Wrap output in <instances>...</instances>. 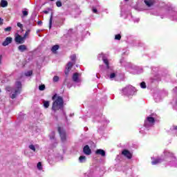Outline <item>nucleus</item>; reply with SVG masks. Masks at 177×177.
Masks as SVG:
<instances>
[{
	"mask_svg": "<svg viewBox=\"0 0 177 177\" xmlns=\"http://www.w3.org/2000/svg\"><path fill=\"white\" fill-rule=\"evenodd\" d=\"M126 69L129 73H132V70L133 69V66H132L131 64H128V65L126 66Z\"/></svg>",
	"mask_w": 177,
	"mask_h": 177,
	"instance_id": "21",
	"label": "nucleus"
},
{
	"mask_svg": "<svg viewBox=\"0 0 177 177\" xmlns=\"http://www.w3.org/2000/svg\"><path fill=\"white\" fill-rule=\"evenodd\" d=\"M92 10L93 13H97V10L95 8H93Z\"/></svg>",
	"mask_w": 177,
	"mask_h": 177,
	"instance_id": "41",
	"label": "nucleus"
},
{
	"mask_svg": "<svg viewBox=\"0 0 177 177\" xmlns=\"http://www.w3.org/2000/svg\"><path fill=\"white\" fill-rule=\"evenodd\" d=\"M58 132L61 136V140L64 142L66 140V131L62 127L58 128Z\"/></svg>",
	"mask_w": 177,
	"mask_h": 177,
	"instance_id": "8",
	"label": "nucleus"
},
{
	"mask_svg": "<svg viewBox=\"0 0 177 177\" xmlns=\"http://www.w3.org/2000/svg\"><path fill=\"white\" fill-rule=\"evenodd\" d=\"M75 59H77V56L75 55H72L71 56V60L72 62H68L66 66V70H65L66 75H68V73H70V70H71V67H73V66L75 64Z\"/></svg>",
	"mask_w": 177,
	"mask_h": 177,
	"instance_id": "5",
	"label": "nucleus"
},
{
	"mask_svg": "<svg viewBox=\"0 0 177 177\" xmlns=\"http://www.w3.org/2000/svg\"><path fill=\"white\" fill-rule=\"evenodd\" d=\"M13 41V38L8 37H6L4 41L2 43L3 46H8V45H10V44H12Z\"/></svg>",
	"mask_w": 177,
	"mask_h": 177,
	"instance_id": "9",
	"label": "nucleus"
},
{
	"mask_svg": "<svg viewBox=\"0 0 177 177\" xmlns=\"http://www.w3.org/2000/svg\"><path fill=\"white\" fill-rule=\"evenodd\" d=\"M156 102H160L157 98L155 99Z\"/></svg>",
	"mask_w": 177,
	"mask_h": 177,
	"instance_id": "45",
	"label": "nucleus"
},
{
	"mask_svg": "<svg viewBox=\"0 0 177 177\" xmlns=\"http://www.w3.org/2000/svg\"><path fill=\"white\" fill-rule=\"evenodd\" d=\"M145 3L148 8H150L156 3V0H145Z\"/></svg>",
	"mask_w": 177,
	"mask_h": 177,
	"instance_id": "11",
	"label": "nucleus"
},
{
	"mask_svg": "<svg viewBox=\"0 0 177 177\" xmlns=\"http://www.w3.org/2000/svg\"><path fill=\"white\" fill-rule=\"evenodd\" d=\"M43 104H44V107H45V109H48V107H49V104H50L49 101H44Z\"/></svg>",
	"mask_w": 177,
	"mask_h": 177,
	"instance_id": "26",
	"label": "nucleus"
},
{
	"mask_svg": "<svg viewBox=\"0 0 177 177\" xmlns=\"http://www.w3.org/2000/svg\"><path fill=\"white\" fill-rule=\"evenodd\" d=\"M18 49L20 52H24L27 50V46L26 45H21L18 47Z\"/></svg>",
	"mask_w": 177,
	"mask_h": 177,
	"instance_id": "19",
	"label": "nucleus"
},
{
	"mask_svg": "<svg viewBox=\"0 0 177 177\" xmlns=\"http://www.w3.org/2000/svg\"><path fill=\"white\" fill-rule=\"evenodd\" d=\"M100 57H102V59L104 64H106L107 68H109V60L107 59L104 58V54H103V53L100 54L99 59H100Z\"/></svg>",
	"mask_w": 177,
	"mask_h": 177,
	"instance_id": "12",
	"label": "nucleus"
},
{
	"mask_svg": "<svg viewBox=\"0 0 177 177\" xmlns=\"http://www.w3.org/2000/svg\"><path fill=\"white\" fill-rule=\"evenodd\" d=\"M0 6L1 8L8 7V1L6 0H1V2H0Z\"/></svg>",
	"mask_w": 177,
	"mask_h": 177,
	"instance_id": "17",
	"label": "nucleus"
},
{
	"mask_svg": "<svg viewBox=\"0 0 177 177\" xmlns=\"http://www.w3.org/2000/svg\"><path fill=\"white\" fill-rule=\"evenodd\" d=\"M17 27H19V28H23V24H21L20 22H18Z\"/></svg>",
	"mask_w": 177,
	"mask_h": 177,
	"instance_id": "38",
	"label": "nucleus"
},
{
	"mask_svg": "<svg viewBox=\"0 0 177 177\" xmlns=\"http://www.w3.org/2000/svg\"><path fill=\"white\" fill-rule=\"evenodd\" d=\"M79 162H81L82 164H84V162H86V157L84 156H80Z\"/></svg>",
	"mask_w": 177,
	"mask_h": 177,
	"instance_id": "18",
	"label": "nucleus"
},
{
	"mask_svg": "<svg viewBox=\"0 0 177 177\" xmlns=\"http://www.w3.org/2000/svg\"><path fill=\"white\" fill-rule=\"evenodd\" d=\"M3 24V19L2 18H0V25Z\"/></svg>",
	"mask_w": 177,
	"mask_h": 177,
	"instance_id": "43",
	"label": "nucleus"
},
{
	"mask_svg": "<svg viewBox=\"0 0 177 177\" xmlns=\"http://www.w3.org/2000/svg\"><path fill=\"white\" fill-rule=\"evenodd\" d=\"M152 161H151V163H152V165H157V164H160V162H161L162 160L160 159V158H151Z\"/></svg>",
	"mask_w": 177,
	"mask_h": 177,
	"instance_id": "14",
	"label": "nucleus"
},
{
	"mask_svg": "<svg viewBox=\"0 0 177 177\" xmlns=\"http://www.w3.org/2000/svg\"><path fill=\"white\" fill-rule=\"evenodd\" d=\"M115 39H117L118 41H120V39H121V35H116L115 36Z\"/></svg>",
	"mask_w": 177,
	"mask_h": 177,
	"instance_id": "33",
	"label": "nucleus"
},
{
	"mask_svg": "<svg viewBox=\"0 0 177 177\" xmlns=\"http://www.w3.org/2000/svg\"><path fill=\"white\" fill-rule=\"evenodd\" d=\"M171 131H175V132H177V126H173L171 128Z\"/></svg>",
	"mask_w": 177,
	"mask_h": 177,
	"instance_id": "36",
	"label": "nucleus"
},
{
	"mask_svg": "<svg viewBox=\"0 0 177 177\" xmlns=\"http://www.w3.org/2000/svg\"><path fill=\"white\" fill-rule=\"evenodd\" d=\"M50 1H53V0H50Z\"/></svg>",
	"mask_w": 177,
	"mask_h": 177,
	"instance_id": "47",
	"label": "nucleus"
},
{
	"mask_svg": "<svg viewBox=\"0 0 177 177\" xmlns=\"http://www.w3.org/2000/svg\"><path fill=\"white\" fill-rule=\"evenodd\" d=\"M28 147H29V149H30V150H32V151H33L34 152H35V151H36V149H38V148L39 147V145H30Z\"/></svg>",
	"mask_w": 177,
	"mask_h": 177,
	"instance_id": "16",
	"label": "nucleus"
},
{
	"mask_svg": "<svg viewBox=\"0 0 177 177\" xmlns=\"http://www.w3.org/2000/svg\"><path fill=\"white\" fill-rule=\"evenodd\" d=\"M15 41L17 44H24V38L19 34H15Z\"/></svg>",
	"mask_w": 177,
	"mask_h": 177,
	"instance_id": "7",
	"label": "nucleus"
},
{
	"mask_svg": "<svg viewBox=\"0 0 177 177\" xmlns=\"http://www.w3.org/2000/svg\"><path fill=\"white\" fill-rule=\"evenodd\" d=\"M72 80L73 81V82H75L76 84H80V82H81V74L78 73H75L73 74V77H72Z\"/></svg>",
	"mask_w": 177,
	"mask_h": 177,
	"instance_id": "6",
	"label": "nucleus"
},
{
	"mask_svg": "<svg viewBox=\"0 0 177 177\" xmlns=\"http://www.w3.org/2000/svg\"><path fill=\"white\" fill-rule=\"evenodd\" d=\"M37 24L39 26H42V21H38Z\"/></svg>",
	"mask_w": 177,
	"mask_h": 177,
	"instance_id": "42",
	"label": "nucleus"
},
{
	"mask_svg": "<svg viewBox=\"0 0 177 177\" xmlns=\"http://www.w3.org/2000/svg\"><path fill=\"white\" fill-rule=\"evenodd\" d=\"M0 92H1V90H0Z\"/></svg>",
	"mask_w": 177,
	"mask_h": 177,
	"instance_id": "48",
	"label": "nucleus"
},
{
	"mask_svg": "<svg viewBox=\"0 0 177 177\" xmlns=\"http://www.w3.org/2000/svg\"><path fill=\"white\" fill-rule=\"evenodd\" d=\"M164 156L165 157H172V153H171L170 152H169L168 151H164Z\"/></svg>",
	"mask_w": 177,
	"mask_h": 177,
	"instance_id": "24",
	"label": "nucleus"
},
{
	"mask_svg": "<svg viewBox=\"0 0 177 177\" xmlns=\"http://www.w3.org/2000/svg\"><path fill=\"white\" fill-rule=\"evenodd\" d=\"M83 153L86 154V156H91L92 153V151L91 150V148H89V146L86 145L83 149Z\"/></svg>",
	"mask_w": 177,
	"mask_h": 177,
	"instance_id": "10",
	"label": "nucleus"
},
{
	"mask_svg": "<svg viewBox=\"0 0 177 177\" xmlns=\"http://www.w3.org/2000/svg\"><path fill=\"white\" fill-rule=\"evenodd\" d=\"M37 169H39V171H41L42 169V163H41V162H39L37 163Z\"/></svg>",
	"mask_w": 177,
	"mask_h": 177,
	"instance_id": "27",
	"label": "nucleus"
},
{
	"mask_svg": "<svg viewBox=\"0 0 177 177\" xmlns=\"http://www.w3.org/2000/svg\"><path fill=\"white\" fill-rule=\"evenodd\" d=\"M126 2H128L129 0H124Z\"/></svg>",
	"mask_w": 177,
	"mask_h": 177,
	"instance_id": "46",
	"label": "nucleus"
},
{
	"mask_svg": "<svg viewBox=\"0 0 177 177\" xmlns=\"http://www.w3.org/2000/svg\"><path fill=\"white\" fill-rule=\"evenodd\" d=\"M109 78L111 80H113V78H115V73H111V75L109 76Z\"/></svg>",
	"mask_w": 177,
	"mask_h": 177,
	"instance_id": "29",
	"label": "nucleus"
},
{
	"mask_svg": "<svg viewBox=\"0 0 177 177\" xmlns=\"http://www.w3.org/2000/svg\"><path fill=\"white\" fill-rule=\"evenodd\" d=\"M136 94V88L131 85L127 86L122 90V95H125L126 96H133Z\"/></svg>",
	"mask_w": 177,
	"mask_h": 177,
	"instance_id": "3",
	"label": "nucleus"
},
{
	"mask_svg": "<svg viewBox=\"0 0 177 177\" xmlns=\"http://www.w3.org/2000/svg\"><path fill=\"white\" fill-rule=\"evenodd\" d=\"M27 35H28V32H26L24 37H22L25 41H26V38H27Z\"/></svg>",
	"mask_w": 177,
	"mask_h": 177,
	"instance_id": "39",
	"label": "nucleus"
},
{
	"mask_svg": "<svg viewBox=\"0 0 177 177\" xmlns=\"http://www.w3.org/2000/svg\"><path fill=\"white\" fill-rule=\"evenodd\" d=\"M95 153L96 154L102 156V157H104V156H106V151H104L103 149H97Z\"/></svg>",
	"mask_w": 177,
	"mask_h": 177,
	"instance_id": "15",
	"label": "nucleus"
},
{
	"mask_svg": "<svg viewBox=\"0 0 177 177\" xmlns=\"http://www.w3.org/2000/svg\"><path fill=\"white\" fill-rule=\"evenodd\" d=\"M25 75L26 77H30V75H32V71H29L25 73Z\"/></svg>",
	"mask_w": 177,
	"mask_h": 177,
	"instance_id": "28",
	"label": "nucleus"
},
{
	"mask_svg": "<svg viewBox=\"0 0 177 177\" xmlns=\"http://www.w3.org/2000/svg\"><path fill=\"white\" fill-rule=\"evenodd\" d=\"M59 45H55L52 47L51 48V51L53 52V53H56V52H57V50H59Z\"/></svg>",
	"mask_w": 177,
	"mask_h": 177,
	"instance_id": "20",
	"label": "nucleus"
},
{
	"mask_svg": "<svg viewBox=\"0 0 177 177\" xmlns=\"http://www.w3.org/2000/svg\"><path fill=\"white\" fill-rule=\"evenodd\" d=\"M39 91H45V85L42 84L39 86Z\"/></svg>",
	"mask_w": 177,
	"mask_h": 177,
	"instance_id": "31",
	"label": "nucleus"
},
{
	"mask_svg": "<svg viewBox=\"0 0 177 177\" xmlns=\"http://www.w3.org/2000/svg\"><path fill=\"white\" fill-rule=\"evenodd\" d=\"M56 134L55 133V132L52 131L49 136L50 140H55Z\"/></svg>",
	"mask_w": 177,
	"mask_h": 177,
	"instance_id": "22",
	"label": "nucleus"
},
{
	"mask_svg": "<svg viewBox=\"0 0 177 177\" xmlns=\"http://www.w3.org/2000/svg\"><path fill=\"white\" fill-rule=\"evenodd\" d=\"M52 19H53V15H50V21H49V27L50 28H52Z\"/></svg>",
	"mask_w": 177,
	"mask_h": 177,
	"instance_id": "32",
	"label": "nucleus"
},
{
	"mask_svg": "<svg viewBox=\"0 0 177 177\" xmlns=\"http://www.w3.org/2000/svg\"><path fill=\"white\" fill-rule=\"evenodd\" d=\"M12 30V27L9 26L7 27L4 29V31H11Z\"/></svg>",
	"mask_w": 177,
	"mask_h": 177,
	"instance_id": "37",
	"label": "nucleus"
},
{
	"mask_svg": "<svg viewBox=\"0 0 177 177\" xmlns=\"http://www.w3.org/2000/svg\"><path fill=\"white\" fill-rule=\"evenodd\" d=\"M53 80L54 82H57V81H59V77L58 76H54Z\"/></svg>",
	"mask_w": 177,
	"mask_h": 177,
	"instance_id": "35",
	"label": "nucleus"
},
{
	"mask_svg": "<svg viewBox=\"0 0 177 177\" xmlns=\"http://www.w3.org/2000/svg\"><path fill=\"white\" fill-rule=\"evenodd\" d=\"M6 89L7 92H10L11 99H16V97H17V95H20V93H21V82H16L14 88L8 86Z\"/></svg>",
	"mask_w": 177,
	"mask_h": 177,
	"instance_id": "1",
	"label": "nucleus"
},
{
	"mask_svg": "<svg viewBox=\"0 0 177 177\" xmlns=\"http://www.w3.org/2000/svg\"><path fill=\"white\" fill-rule=\"evenodd\" d=\"M56 5L57 8H62V2L61 1H57Z\"/></svg>",
	"mask_w": 177,
	"mask_h": 177,
	"instance_id": "34",
	"label": "nucleus"
},
{
	"mask_svg": "<svg viewBox=\"0 0 177 177\" xmlns=\"http://www.w3.org/2000/svg\"><path fill=\"white\" fill-rule=\"evenodd\" d=\"M122 154L124 156V157H127V158H132V153H131V152H129V151L128 150H124L122 152Z\"/></svg>",
	"mask_w": 177,
	"mask_h": 177,
	"instance_id": "13",
	"label": "nucleus"
},
{
	"mask_svg": "<svg viewBox=\"0 0 177 177\" xmlns=\"http://www.w3.org/2000/svg\"><path fill=\"white\" fill-rule=\"evenodd\" d=\"M26 16H28V11H27L26 9L22 10V17H26Z\"/></svg>",
	"mask_w": 177,
	"mask_h": 177,
	"instance_id": "23",
	"label": "nucleus"
},
{
	"mask_svg": "<svg viewBox=\"0 0 177 177\" xmlns=\"http://www.w3.org/2000/svg\"><path fill=\"white\" fill-rule=\"evenodd\" d=\"M53 100L52 110H53V111H57V110H62V109H63V104H64L63 97L55 94L53 97Z\"/></svg>",
	"mask_w": 177,
	"mask_h": 177,
	"instance_id": "2",
	"label": "nucleus"
},
{
	"mask_svg": "<svg viewBox=\"0 0 177 177\" xmlns=\"http://www.w3.org/2000/svg\"><path fill=\"white\" fill-rule=\"evenodd\" d=\"M2 59H3L2 54L0 53V65L2 64Z\"/></svg>",
	"mask_w": 177,
	"mask_h": 177,
	"instance_id": "40",
	"label": "nucleus"
},
{
	"mask_svg": "<svg viewBox=\"0 0 177 177\" xmlns=\"http://www.w3.org/2000/svg\"><path fill=\"white\" fill-rule=\"evenodd\" d=\"M156 124V115H150L149 116L147 117L146 120H145L144 126L145 128H150L153 127Z\"/></svg>",
	"mask_w": 177,
	"mask_h": 177,
	"instance_id": "4",
	"label": "nucleus"
},
{
	"mask_svg": "<svg viewBox=\"0 0 177 177\" xmlns=\"http://www.w3.org/2000/svg\"><path fill=\"white\" fill-rule=\"evenodd\" d=\"M44 13H45L46 15H48V14L49 13V12H48V11L45 10V11H44Z\"/></svg>",
	"mask_w": 177,
	"mask_h": 177,
	"instance_id": "44",
	"label": "nucleus"
},
{
	"mask_svg": "<svg viewBox=\"0 0 177 177\" xmlns=\"http://www.w3.org/2000/svg\"><path fill=\"white\" fill-rule=\"evenodd\" d=\"M140 86L141 88H142L143 89H145V88H146V83L145 82H142L140 83Z\"/></svg>",
	"mask_w": 177,
	"mask_h": 177,
	"instance_id": "30",
	"label": "nucleus"
},
{
	"mask_svg": "<svg viewBox=\"0 0 177 177\" xmlns=\"http://www.w3.org/2000/svg\"><path fill=\"white\" fill-rule=\"evenodd\" d=\"M172 162H171V165H175L176 167L177 166V160L174 157L171 158Z\"/></svg>",
	"mask_w": 177,
	"mask_h": 177,
	"instance_id": "25",
	"label": "nucleus"
}]
</instances>
